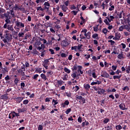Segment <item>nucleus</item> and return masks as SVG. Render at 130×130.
Returning <instances> with one entry per match:
<instances>
[{
	"mask_svg": "<svg viewBox=\"0 0 130 130\" xmlns=\"http://www.w3.org/2000/svg\"><path fill=\"white\" fill-rule=\"evenodd\" d=\"M60 56L62 57H67V54L64 53H62L60 54Z\"/></svg>",
	"mask_w": 130,
	"mask_h": 130,
	"instance_id": "62",
	"label": "nucleus"
},
{
	"mask_svg": "<svg viewBox=\"0 0 130 130\" xmlns=\"http://www.w3.org/2000/svg\"><path fill=\"white\" fill-rule=\"evenodd\" d=\"M119 107L121 110H127V108H125V105L123 103L120 104Z\"/></svg>",
	"mask_w": 130,
	"mask_h": 130,
	"instance_id": "5",
	"label": "nucleus"
},
{
	"mask_svg": "<svg viewBox=\"0 0 130 130\" xmlns=\"http://www.w3.org/2000/svg\"><path fill=\"white\" fill-rule=\"evenodd\" d=\"M15 23L16 26L17 27H14V29H15L16 30V31H15V33H16V34H18V32L19 31H20V28H24V27H25V24L23 23L22 22H20L19 21H15Z\"/></svg>",
	"mask_w": 130,
	"mask_h": 130,
	"instance_id": "1",
	"label": "nucleus"
},
{
	"mask_svg": "<svg viewBox=\"0 0 130 130\" xmlns=\"http://www.w3.org/2000/svg\"><path fill=\"white\" fill-rule=\"evenodd\" d=\"M61 44L63 47H67V46H69V45H70V43L66 40L62 41Z\"/></svg>",
	"mask_w": 130,
	"mask_h": 130,
	"instance_id": "7",
	"label": "nucleus"
},
{
	"mask_svg": "<svg viewBox=\"0 0 130 130\" xmlns=\"http://www.w3.org/2000/svg\"><path fill=\"white\" fill-rule=\"evenodd\" d=\"M17 110L19 113H21V112H25V111H26V110L25 109H20V108L18 109Z\"/></svg>",
	"mask_w": 130,
	"mask_h": 130,
	"instance_id": "34",
	"label": "nucleus"
},
{
	"mask_svg": "<svg viewBox=\"0 0 130 130\" xmlns=\"http://www.w3.org/2000/svg\"><path fill=\"white\" fill-rule=\"evenodd\" d=\"M82 47H83V44H79L77 46V49L80 52H83V50L81 49Z\"/></svg>",
	"mask_w": 130,
	"mask_h": 130,
	"instance_id": "15",
	"label": "nucleus"
},
{
	"mask_svg": "<svg viewBox=\"0 0 130 130\" xmlns=\"http://www.w3.org/2000/svg\"><path fill=\"white\" fill-rule=\"evenodd\" d=\"M71 111H72V109L69 108V109H68L66 111L65 113H66L67 114H69L70 113V112H71Z\"/></svg>",
	"mask_w": 130,
	"mask_h": 130,
	"instance_id": "49",
	"label": "nucleus"
},
{
	"mask_svg": "<svg viewBox=\"0 0 130 130\" xmlns=\"http://www.w3.org/2000/svg\"><path fill=\"white\" fill-rule=\"evenodd\" d=\"M83 100V96H81V95H77L76 96V100Z\"/></svg>",
	"mask_w": 130,
	"mask_h": 130,
	"instance_id": "38",
	"label": "nucleus"
},
{
	"mask_svg": "<svg viewBox=\"0 0 130 130\" xmlns=\"http://www.w3.org/2000/svg\"><path fill=\"white\" fill-rule=\"evenodd\" d=\"M92 37V38H93V39H96V38H97V37H98V34H93Z\"/></svg>",
	"mask_w": 130,
	"mask_h": 130,
	"instance_id": "46",
	"label": "nucleus"
},
{
	"mask_svg": "<svg viewBox=\"0 0 130 130\" xmlns=\"http://www.w3.org/2000/svg\"><path fill=\"white\" fill-rule=\"evenodd\" d=\"M42 66H49V59H45L44 61H43Z\"/></svg>",
	"mask_w": 130,
	"mask_h": 130,
	"instance_id": "10",
	"label": "nucleus"
},
{
	"mask_svg": "<svg viewBox=\"0 0 130 130\" xmlns=\"http://www.w3.org/2000/svg\"><path fill=\"white\" fill-rule=\"evenodd\" d=\"M117 58H119V59H123V58H124L123 53L121 52V53L119 54L117 56Z\"/></svg>",
	"mask_w": 130,
	"mask_h": 130,
	"instance_id": "16",
	"label": "nucleus"
},
{
	"mask_svg": "<svg viewBox=\"0 0 130 130\" xmlns=\"http://www.w3.org/2000/svg\"><path fill=\"white\" fill-rule=\"evenodd\" d=\"M78 46H75L71 47V50H75V51H76V52L78 51L77 49Z\"/></svg>",
	"mask_w": 130,
	"mask_h": 130,
	"instance_id": "26",
	"label": "nucleus"
},
{
	"mask_svg": "<svg viewBox=\"0 0 130 130\" xmlns=\"http://www.w3.org/2000/svg\"><path fill=\"white\" fill-rule=\"evenodd\" d=\"M82 121V117L79 116L78 118V122H79L80 123H81Z\"/></svg>",
	"mask_w": 130,
	"mask_h": 130,
	"instance_id": "56",
	"label": "nucleus"
},
{
	"mask_svg": "<svg viewBox=\"0 0 130 130\" xmlns=\"http://www.w3.org/2000/svg\"><path fill=\"white\" fill-rule=\"evenodd\" d=\"M40 51L41 52V56H42V57H44V55L46 54V52H47V51L45 50L44 49H43V50H41Z\"/></svg>",
	"mask_w": 130,
	"mask_h": 130,
	"instance_id": "14",
	"label": "nucleus"
},
{
	"mask_svg": "<svg viewBox=\"0 0 130 130\" xmlns=\"http://www.w3.org/2000/svg\"><path fill=\"white\" fill-rule=\"evenodd\" d=\"M64 104H66L67 106H68V105H70V102L69 101V100H66L64 102Z\"/></svg>",
	"mask_w": 130,
	"mask_h": 130,
	"instance_id": "59",
	"label": "nucleus"
},
{
	"mask_svg": "<svg viewBox=\"0 0 130 130\" xmlns=\"http://www.w3.org/2000/svg\"><path fill=\"white\" fill-rule=\"evenodd\" d=\"M77 68L78 69V72H80V71H82V69H83V67L82 66H77Z\"/></svg>",
	"mask_w": 130,
	"mask_h": 130,
	"instance_id": "58",
	"label": "nucleus"
},
{
	"mask_svg": "<svg viewBox=\"0 0 130 130\" xmlns=\"http://www.w3.org/2000/svg\"><path fill=\"white\" fill-rule=\"evenodd\" d=\"M21 70L22 71V72H25V71H26V70L25 69V65L23 64L21 67Z\"/></svg>",
	"mask_w": 130,
	"mask_h": 130,
	"instance_id": "54",
	"label": "nucleus"
},
{
	"mask_svg": "<svg viewBox=\"0 0 130 130\" xmlns=\"http://www.w3.org/2000/svg\"><path fill=\"white\" fill-rule=\"evenodd\" d=\"M9 13H4V14L1 15V18H6V19H8L9 17Z\"/></svg>",
	"mask_w": 130,
	"mask_h": 130,
	"instance_id": "13",
	"label": "nucleus"
},
{
	"mask_svg": "<svg viewBox=\"0 0 130 130\" xmlns=\"http://www.w3.org/2000/svg\"><path fill=\"white\" fill-rule=\"evenodd\" d=\"M28 103H29V100H24L23 102V104L24 105H27V104H28Z\"/></svg>",
	"mask_w": 130,
	"mask_h": 130,
	"instance_id": "45",
	"label": "nucleus"
},
{
	"mask_svg": "<svg viewBox=\"0 0 130 130\" xmlns=\"http://www.w3.org/2000/svg\"><path fill=\"white\" fill-rule=\"evenodd\" d=\"M37 11H44V9L42 8V7H41V6L40 7H38L37 8Z\"/></svg>",
	"mask_w": 130,
	"mask_h": 130,
	"instance_id": "41",
	"label": "nucleus"
},
{
	"mask_svg": "<svg viewBox=\"0 0 130 130\" xmlns=\"http://www.w3.org/2000/svg\"><path fill=\"white\" fill-rule=\"evenodd\" d=\"M124 27H126V28H128V25L121 26L119 28V31H123V29H124Z\"/></svg>",
	"mask_w": 130,
	"mask_h": 130,
	"instance_id": "22",
	"label": "nucleus"
},
{
	"mask_svg": "<svg viewBox=\"0 0 130 130\" xmlns=\"http://www.w3.org/2000/svg\"><path fill=\"white\" fill-rule=\"evenodd\" d=\"M115 37H116L118 39V40H119L120 38V34L116 33L115 34Z\"/></svg>",
	"mask_w": 130,
	"mask_h": 130,
	"instance_id": "47",
	"label": "nucleus"
},
{
	"mask_svg": "<svg viewBox=\"0 0 130 130\" xmlns=\"http://www.w3.org/2000/svg\"><path fill=\"white\" fill-rule=\"evenodd\" d=\"M66 94L67 97H72V93L71 92H66Z\"/></svg>",
	"mask_w": 130,
	"mask_h": 130,
	"instance_id": "42",
	"label": "nucleus"
},
{
	"mask_svg": "<svg viewBox=\"0 0 130 130\" xmlns=\"http://www.w3.org/2000/svg\"><path fill=\"white\" fill-rule=\"evenodd\" d=\"M83 87L86 91H89L90 88H91V86H90V84H84Z\"/></svg>",
	"mask_w": 130,
	"mask_h": 130,
	"instance_id": "8",
	"label": "nucleus"
},
{
	"mask_svg": "<svg viewBox=\"0 0 130 130\" xmlns=\"http://www.w3.org/2000/svg\"><path fill=\"white\" fill-rule=\"evenodd\" d=\"M23 98H17L16 100L17 101H18V102H21V101H23Z\"/></svg>",
	"mask_w": 130,
	"mask_h": 130,
	"instance_id": "52",
	"label": "nucleus"
},
{
	"mask_svg": "<svg viewBox=\"0 0 130 130\" xmlns=\"http://www.w3.org/2000/svg\"><path fill=\"white\" fill-rule=\"evenodd\" d=\"M64 83L62 80H58L57 84H59V86H61Z\"/></svg>",
	"mask_w": 130,
	"mask_h": 130,
	"instance_id": "31",
	"label": "nucleus"
},
{
	"mask_svg": "<svg viewBox=\"0 0 130 130\" xmlns=\"http://www.w3.org/2000/svg\"><path fill=\"white\" fill-rule=\"evenodd\" d=\"M60 7L63 12H67V10H68V7L65 6L64 5H60Z\"/></svg>",
	"mask_w": 130,
	"mask_h": 130,
	"instance_id": "18",
	"label": "nucleus"
},
{
	"mask_svg": "<svg viewBox=\"0 0 130 130\" xmlns=\"http://www.w3.org/2000/svg\"><path fill=\"white\" fill-rule=\"evenodd\" d=\"M104 23H105L106 25H107L108 26H109L110 25V23L108 22V20L107 19H105L104 20Z\"/></svg>",
	"mask_w": 130,
	"mask_h": 130,
	"instance_id": "53",
	"label": "nucleus"
},
{
	"mask_svg": "<svg viewBox=\"0 0 130 130\" xmlns=\"http://www.w3.org/2000/svg\"><path fill=\"white\" fill-rule=\"evenodd\" d=\"M99 26V25H97L95 27H93V31H94V32H97L98 31Z\"/></svg>",
	"mask_w": 130,
	"mask_h": 130,
	"instance_id": "44",
	"label": "nucleus"
},
{
	"mask_svg": "<svg viewBox=\"0 0 130 130\" xmlns=\"http://www.w3.org/2000/svg\"><path fill=\"white\" fill-rule=\"evenodd\" d=\"M92 75L93 79H96L97 78V75H96V73H95V71H93Z\"/></svg>",
	"mask_w": 130,
	"mask_h": 130,
	"instance_id": "35",
	"label": "nucleus"
},
{
	"mask_svg": "<svg viewBox=\"0 0 130 130\" xmlns=\"http://www.w3.org/2000/svg\"><path fill=\"white\" fill-rule=\"evenodd\" d=\"M5 81H7L8 82V81L11 80V77H10V76L7 75L6 77H5Z\"/></svg>",
	"mask_w": 130,
	"mask_h": 130,
	"instance_id": "43",
	"label": "nucleus"
},
{
	"mask_svg": "<svg viewBox=\"0 0 130 130\" xmlns=\"http://www.w3.org/2000/svg\"><path fill=\"white\" fill-rule=\"evenodd\" d=\"M41 44V42L38 40H37L35 43V45H40Z\"/></svg>",
	"mask_w": 130,
	"mask_h": 130,
	"instance_id": "30",
	"label": "nucleus"
},
{
	"mask_svg": "<svg viewBox=\"0 0 130 130\" xmlns=\"http://www.w3.org/2000/svg\"><path fill=\"white\" fill-rule=\"evenodd\" d=\"M0 73L2 74H7V73H9V69H8V67H5L4 68L2 67V68H0Z\"/></svg>",
	"mask_w": 130,
	"mask_h": 130,
	"instance_id": "3",
	"label": "nucleus"
},
{
	"mask_svg": "<svg viewBox=\"0 0 130 130\" xmlns=\"http://www.w3.org/2000/svg\"><path fill=\"white\" fill-rule=\"evenodd\" d=\"M6 29H8V30H9L10 31H12V32L14 31V27H13V25L8 24Z\"/></svg>",
	"mask_w": 130,
	"mask_h": 130,
	"instance_id": "11",
	"label": "nucleus"
},
{
	"mask_svg": "<svg viewBox=\"0 0 130 130\" xmlns=\"http://www.w3.org/2000/svg\"><path fill=\"white\" fill-rule=\"evenodd\" d=\"M81 101H79V103L80 104H85L86 103V100L85 98H82V100H81Z\"/></svg>",
	"mask_w": 130,
	"mask_h": 130,
	"instance_id": "25",
	"label": "nucleus"
},
{
	"mask_svg": "<svg viewBox=\"0 0 130 130\" xmlns=\"http://www.w3.org/2000/svg\"><path fill=\"white\" fill-rule=\"evenodd\" d=\"M98 91H101V93L102 94V95H104V94H105V92H106L104 89L103 88H98Z\"/></svg>",
	"mask_w": 130,
	"mask_h": 130,
	"instance_id": "19",
	"label": "nucleus"
},
{
	"mask_svg": "<svg viewBox=\"0 0 130 130\" xmlns=\"http://www.w3.org/2000/svg\"><path fill=\"white\" fill-rule=\"evenodd\" d=\"M42 68H36V73L41 74V73H42Z\"/></svg>",
	"mask_w": 130,
	"mask_h": 130,
	"instance_id": "23",
	"label": "nucleus"
},
{
	"mask_svg": "<svg viewBox=\"0 0 130 130\" xmlns=\"http://www.w3.org/2000/svg\"><path fill=\"white\" fill-rule=\"evenodd\" d=\"M62 80H63V81H68V74H66V75L64 76Z\"/></svg>",
	"mask_w": 130,
	"mask_h": 130,
	"instance_id": "51",
	"label": "nucleus"
},
{
	"mask_svg": "<svg viewBox=\"0 0 130 130\" xmlns=\"http://www.w3.org/2000/svg\"><path fill=\"white\" fill-rule=\"evenodd\" d=\"M38 130H42L43 129V126H42V125H39L38 127Z\"/></svg>",
	"mask_w": 130,
	"mask_h": 130,
	"instance_id": "60",
	"label": "nucleus"
},
{
	"mask_svg": "<svg viewBox=\"0 0 130 130\" xmlns=\"http://www.w3.org/2000/svg\"><path fill=\"white\" fill-rule=\"evenodd\" d=\"M121 75H114L113 76L114 80H116V79H118V80H120V78H121Z\"/></svg>",
	"mask_w": 130,
	"mask_h": 130,
	"instance_id": "20",
	"label": "nucleus"
},
{
	"mask_svg": "<svg viewBox=\"0 0 130 130\" xmlns=\"http://www.w3.org/2000/svg\"><path fill=\"white\" fill-rule=\"evenodd\" d=\"M44 6L46 7H50V4H49L48 2H45V3L44 4Z\"/></svg>",
	"mask_w": 130,
	"mask_h": 130,
	"instance_id": "50",
	"label": "nucleus"
},
{
	"mask_svg": "<svg viewBox=\"0 0 130 130\" xmlns=\"http://www.w3.org/2000/svg\"><path fill=\"white\" fill-rule=\"evenodd\" d=\"M122 13H123V11L118 12L117 14L119 19H121L122 18Z\"/></svg>",
	"mask_w": 130,
	"mask_h": 130,
	"instance_id": "24",
	"label": "nucleus"
},
{
	"mask_svg": "<svg viewBox=\"0 0 130 130\" xmlns=\"http://www.w3.org/2000/svg\"><path fill=\"white\" fill-rule=\"evenodd\" d=\"M45 2V0H36V3L37 4H43Z\"/></svg>",
	"mask_w": 130,
	"mask_h": 130,
	"instance_id": "29",
	"label": "nucleus"
},
{
	"mask_svg": "<svg viewBox=\"0 0 130 130\" xmlns=\"http://www.w3.org/2000/svg\"><path fill=\"white\" fill-rule=\"evenodd\" d=\"M90 124V123H89V122L87 120H85L84 122H83L82 123V126L84 127V126H86L87 125H89Z\"/></svg>",
	"mask_w": 130,
	"mask_h": 130,
	"instance_id": "12",
	"label": "nucleus"
},
{
	"mask_svg": "<svg viewBox=\"0 0 130 130\" xmlns=\"http://www.w3.org/2000/svg\"><path fill=\"white\" fill-rule=\"evenodd\" d=\"M10 115H11V117L12 116V118H14L15 117V113H14V111L12 112L11 113H10Z\"/></svg>",
	"mask_w": 130,
	"mask_h": 130,
	"instance_id": "57",
	"label": "nucleus"
},
{
	"mask_svg": "<svg viewBox=\"0 0 130 130\" xmlns=\"http://www.w3.org/2000/svg\"><path fill=\"white\" fill-rule=\"evenodd\" d=\"M110 120L109 118H106L103 121L104 123H108V122H109Z\"/></svg>",
	"mask_w": 130,
	"mask_h": 130,
	"instance_id": "36",
	"label": "nucleus"
},
{
	"mask_svg": "<svg viewBox=\"0 0 130 130\" xmlns=\"http://www.w3.org/2000/svg\"><path fill=\"white\" fill-rule=\"evenodd\" d=\"M52 103H54L53 105L54 107H56V106H55V105H57V104H58V101H57V100H55L53 99L52 100Z\"/></svg>",
	"mask_w": 130,
	"mask_h": 130,
	"instance_id": "17",
	"label": "nucleus"
},
{
	"mask_svg": "<svg viewBox=\"0 0 130 130\" xmlns=\"http://www.w3.org/2000/svg\"><path fill=\"white\" fill-rule=\"evenodd\" d=\"M50 100H52V98H46L45 99V102H50Z\"/></svg>",
	"mask_w": 130,
	"mask_h": 130,
	"instance_id": "39",
	"label": "nucleus"
},
{
	"mask_svg": "<svg viewBox=\"0 0 130 130\" xmlns=\"http://www.w3.org/2000/svg\"><path fill=\"white\" fill-rule=\"evenodd\" d=\"M41 78H42V79H43V80H44L45 81H46V80H47L46 75H45V74H41Z\"/></svg>",
	"mask_w": 130,
	"mask_h": 130,
	"instance_id": "21",
	"label": "nucleus"
},
{
	"mask_svg": "<svg viewBox=\"0 0 130 130\" xmlns=\"http://www.w3.org/2000/svg\"><path fill=\"white\" fill-rule=\"evenodd\" d=\"M114 10V6L112 5L111 7L109 9V11H113Z\"/></svg>",
	"mask_w": 130,
	"mask_h": 130,
	"instance_id": "64",
	"label": "nucleus"
},
{
	"mask_svg": "<svg viewBox=\"0 0 130 130\" xmlns=\"http://www.w3.org/2000/svg\"><path fill=\"white\" fill-rule=\"evenodd\" d=\"M102 32L103 33H104V34H107V32H108V30L107 29V28H105L103 29Z\"/></svg>",
	"mask_w": 130,
	"mask_h": 130,
	"instance_id": "33",
	"label": "nucleus"
},
{
	"mask_svg": "<svg viewBox=\"0 0 130 130\" xmlns=\"http://www.w3.org/2000/svg\"><path fill=\"white\" fill-rule=\"evenodd\" d=\"M122 89L123 91H125L126 90H127V91H129V88L127 86H124Z\"/></svg>",
	"mask_w": 130,
	"mask_h": 130,
	"instance_id": "32",
	"label": "nucleus"
},
{
	"mask_svg": "<svg viewBox=\"0 0 130 130\" xmlns=\"http://www.w3.org/2000/svg\"><path fill=\"white\" fill-rule=\"evenodd\" d=\"M19 37H23L24 36V32H19L18 34Z\"/></svg>",
	"mask_w": 130,
	"mask_h": 130,
	"instance_id": "63",
	"label": "nucleus"
},
{
	"mask_svg": "<svg viewBox=\"0 0 130 130\" xmlns=\"http://www.w3.org/2000/svg\"><path fill=\"white\" fill-rule=\"evenodd\" d=\"M39 77V75L38 74H36L34 75L33 79L34 80H37V78H38Z\"/></svg>",
	"mask_w": 130,
	"mask_h": 130,
	"instance_id": "55",
	"label": "nucleus"
},
{
	"mask_svg": "<svg viewBox=\"0 0 130 130\" xmlns=\"http://www.w3.org/2000/svg\"><path fill=\"white\" fill-rule=\"evenodd\" d=\"M101 77H103V78H106V79H108L109 77H110V75H109V74H108L106 72H104L102 73Z\"/></svg>",
	"mask_w": 130,
	"mask_h": 130,
	"instance_id": "4",
	"label": "nucleus"
},
{
	"mask_svg": "<svg viewBox=\"0 0 130 130\" xmlns=\"http://www.w3.org/2000/svg\"><path fill=\"white\" fill-rule=\"evenodd\" d=\"M14 83L15 85H17L18 83H19V79L18 78H15L14 80Z\"/></svg>",
	"mask_w": 130,
	"mask_h": 130,
	"instance_id": "37",
	"label": "nucleus"
},
{
	"mask_svg": "<svg viewBox=\"0 0 130 130\" xmlns=\"http://www.w3.org/2000/svg\"><path fill=\"white\" fill-rule=\"evenodd\" d=\"M115 128L117 130L122 129V126H121L120 125H117L115 126Z\"/></svg>",
	"mask_w": 130,
	"mask_h": 130,
	"instance_id": "27",
	"label": "nucleus"
},
{
	"mask_svg": "<svg viewBox=\"0 0 130 130\" xmlns=\"http://www.w3.org/2000/svg\"><path fill=\"white\" fill-rule=\"evenodd\" d=\"M77 69H78V67L77 66V64H76L73 67V68H72V70L73 71H77Z\"/></svg>",
	"mask_w": 130,
	"mask_h": 130,
	"instance_id": "40",
	"label": "nucleus"
},
{
	"mask_svg": "<svg viewBox=\"0 0 130 130\" xmlns=\"http://www.w3.org/2000/svg\"><path fill=\"white\" fill-rule=\"evenodd\" d=\"M49 51L51 52V54H54V50L52 49H49Z\"/></svg>",
	"mask_w": 130,
	"mask_h": 130,
	"instance_id": "61",
	"label": "nucleus"
},
{
	"mask_svg": "<svg viewBox=\"0 0 130 130\" xmlns=\"http://www.w3.org/2000/svg\"><path fill=\"white\" fill-rule=\"evenodd\" d=\"M5 38L8 40V41L12 40V35L10 33H6Z\"/></svg>",
	"mask_w": 130,
	"mask_h": 130,
	"instance_id": "6",
	"label": "nucleus"
},
{
	"mask_svg": "<svg viewBox=\"0 0 130 130\" xmlns=\"http://www.w3.org/2000/svg\"><path fill=\"white\" fill-rule=\"evenodd\" d=\"M0 99L3 100H8L9 99V96H8V94H4L1 96Z\"/></svg>",
	"mask_w": 130,
	"mask_h": 130,
	"instance_id": "9",
	"label": "nucleus"
},
{
	"mask_svg": "<svg viewBox=\"0 0 130 130\" xmlns=\"http://www.w3.org/2000/svg\"><path fill=\"white\" fill-rule=\"evenodd\" d=\"M64 71L65 73H67V74H70L71 73V70H70L67 68H64Z\"/></svg>",
	"mask_w": 130,
	"mask_h": 130,
	"instance_id": "28",
	"label": "nucleus"
},
{
	"mask_svg": "<svg viewBox=\"0 0 130 130\" xmlns=\"http://www.w3.org/2000/svg\"><path fill=\"white\" fill-rule=\"evenodd\" d=\"M5 22L6 23L4 25L3 28L4 29H7V28H8V25H11V20L9 18H6Z\"/></svg>",
	"mask_w": 130,
	"mask_h": 130,
	"instance_id": "2",
	"label": "nucleus"
},
{
	"mask_svg": "<svg viewBox=\"0 0 130 130\" xmlns=\"http://www.w3.org/2000/svg\"><path fill=\"white\" fill-rule=\"evenodd\" d=\"M20 86H21V89H24V88H25V83L21 82L20 83Z\"/></svg>",
	"mask_w": 130,
	"mask_h": 130,
	"instance_id": "48",
	"label": "nucleus"
}]
</instances>
